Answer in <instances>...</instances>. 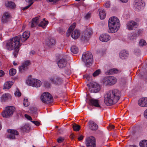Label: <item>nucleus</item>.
<instances>
[{"instance_id":"1","label":"nucleus","mask_w":147,"mask_h":147,"mask_svg":"<svg viewBox=\"0 0 147 147\" xmlns=\"http://www.w3.org/2000/svg\"><path fill=\"white\" fill-rule=\"evenodd\" d=\"M30 32L26 31L24 32L22 36L18 35L10 39L7 41L6 44V47L7 49L9 50H14L13 55L15 58L17 57L19 50L20 47L21 45L20 43V40L22 42L26 41L29 37Z\"/></svg>"},{"instance_id":"2","label":"nucleus","mask_w":147,"mask_h":147,"mask_svg":"<svg viewBox=\"0 0 147 147\" xmlns=\"http://www.w3.org/2000/svg\"><path fill=\"white\" fill-rule=\"evenodd\" d=\"M121 96V92L118 90L115 89L110 90L105 95V103L107 106L112 105L118 101Z\"/></svg>"},{"instance_id":"3","label":"nucleus","mask_w":147,"mask_h":147,"mask_svg":"<svg viewBox=\"0 0 147 147\" xmlns=\"http://www.w3.org/2000/svg\"><path fill=\"white\" fill-rule=\"evenodd\" d=\"M108 26V32L111 33L116 32L120 26L119 19L116 17H111L109 20Z\"/></svg>"},{"instance_id":"4","label":"nucleus","mask_w":147,"mask_h":147,"mask_svg":"<svg viewBox=\"0 0 147 147\" xmlns=\"http://www.w3.org/2000/svg\"><path fill=\"white\" fill-rule=\"evenodd\" d=\"M40 16L35 17L33 18L32 20L31 27L32 28L35 27L38 25L39 26H40L43 28H45L48 23V22L46 21L45 18H44L42 21L40 22V23H39L40 22Z\"/></svg>"},{"instance_id":"5","label":"nucleus","mask_w":147,"mask_h":147,"mask_svg":"<svg viewBox=\"0 0 147 147\" xmlns=\"http://www.w3.org/2000/svg\"><path fill=\"white\" fill-rule=\"evenodd\" d=\"M93 56L90 52L84 53L82 55V60L87 67L90 66L92 62Z\"/></svg>"},{"instance_id":"6","label":"nucleus","mask_w":147,"mask_h":147,"mask_svg":"<svg viewBox=\"0 0 147 147\" xmlns=\"http://www.w3.org/2000/svg\"><path fill=\"white\" fill-rule=\"evenodd\" d=\"M40 99L43 103L47 104L53 102V98L51 94L45 92L41 95Z\"/></svg>"},{"instance_id":"7","label":"nucleus","mask_w":147,"mask_h":147,"mask_svg":"<svg viewBox=\"0 0 147 147\" xmlns=\"http://www.w3.org/2000/svg\"><path fill=\"white\" fill-rule=\"evenodd\" d=\"M15 108L13 106L6 107L5 110L2 113V115L3 117L9 118L12 116Z\"/></svg>"},{"instance_id":"8","label":"nucleus","mask_w":147,"mask_h":147,"mask_svg":"<svg viewBox=\"0 0 147 147\" xmlns=\"http://www.w3.org/2000/svg\"><path fill=\"white\" fill-rule=\"evenodd\" d=\"M92 33L93 31L91 30L90 29H87L82 34L81 37V40L83 42L87 41L89 40Z\"/></svg>"},{"instance_id":"9","label":"nucleus","mask_w":147,"mask_h":147,"mask_svg":"<svg viewBox=\"0 0 147 147\" xmlns=\"http://www.w3.org/2000/svg\"><path fill=\"white\" fill-rule=\"evenodd\" d=\"M86 147H96V139L93 136L86 138L85 141Z\"/></svg>"},{"instance_id":"10","label":"nucleus","mask_w":147,"mask_h":147,"mask_svg":"<svg viewBox=\"0 0 147 147\" xmlns=\"http://www.w3.org/2000/svg\"><path fill=\"white\" fill-rule=\"evenodd\" d=\"M27 83L29 86L37 88L40 87L42 84L40 80L36 79H30L28 80Z\"/></svg>"},{"instance_id":"11","label":"nucleus","mask_w":147,"mask_h":147,"mask_svg":"<svg viewBox=\"0 0 147 147\" xmlns=\"http://www.w3.org/2000/svg\"><path fill=\"white\" fill-rule=\"evenodd\" d=\"M100 89V86L96 82H93L90 84L89 86V90L91 92L97 93Z\"/></svg>"},{"instance_id":"12","label":"nucleus","mask_w":147,"mask_h":147,"mask_svg":"<svg viewBox=\"0 0 147 147\" xmlns=\"http://www.w3.org/2000/svg\"><path fill=\"white\" fill-rule=\"evenodd\" d=\"M49 80L51 82L56 85L61 84L62 82L61 78L56 75L49 77Z\"/></svg>"},{"instance_id":"13","label":"nucleus","mask_w":147,"mask_h":147,"mask_svg":"<svg viewBox=\"0 0 147 147\" xmlns=\"http://www.w3.org/2000/svg\"><path fill=\"white\" fill-rule=\"evenodd\" d=\"M8 133L10 134L6 136V137L10 139H13L15 138V135H18V132L16 130L13 129H8L7 130Z\"/></svg>"},{"instance_id":"14","label":"nucleus","mask_w":147,"mask_h":147,"mask_svg":"<svg viewBox=\"0 0 147 147\" xmlns=\"http://www.w3.org/2000/svg\"><path fill=\"white\" fill-rule=\"evenodd\" d=\"M31 64L30 61L27 60L24 62L22 65L19 67V72L22 73L28 69V66Z\"/></svg>"},{"instance_id":"15","label":"nucleus","mask_w":147,"mask_h":147,"mask_svg":"<svg viewBox=\"0 0 147 147\" xmlns=\"http://www.w3.org/2000/svg\"><path fill=\"white\" fill-rule=\"evenodd\" d=\"M145 5L142 0H135L134 6L137 11L140 10Z\"/></svg>"},{"instance_id":"16","label":"nucleus","mask_w":147,"mask_h":147,"mask_svg":"<svg viewBox=\"0 0 147 147\" xmlns=\"http://www.w3.org/2000/svg\"><path fill=\"white\" fill-rule=\"evenodd\" d=\"M137 23L133 21H130L127 24V28L129 30L134 29L137 27Z\"/></svg>"},{"instance_id":"17","label":"nucleus","mask_w":147,"mask_h":147,"mask_svg":"<svg viewBox=\"0 0 147 147\" xmlns=\"http://www.w3.org/2000/svg\"><path fill=\"white\" fill-rule=\"evenodd\" d=\"M89 103L90 105L94 106L96 107L101 108V106L99 104V100L93 98L89 99Z\"/></svg>"},{"instance_id":"18","label":"nucleus","mask_w":147,"mask_h":147,"mask_svg":"<svg viewBox=\"0 0 147 147\" xmlns=\"http://www.w3.org/2000/svg\"><path fill=\"white\" fill-rule=\"evenodd\" d=\"M45 43L48 47H51L55 45V42L54 39L51 37H49L46 40Z\"/></svg>"},{"instance_id":"19","label":"nucleus","mask_w":147,"mask_h":147,"mask_svg":"<svg viewBox=\"0 0 147 147\" xmlns=\"http://www.w3.org/2000/svg\"><path fill=\"white\" fill-rule=\"evenodd\" d=\"M67 61L65 59L62 58L60 59L57 62L58 65L60 68L65 67L67 65Z\"/></svg>"},{"instance_id":"20","label":"nucleus","mask_w":147,"mask_h":147,"mask_svg":"<svg viewBox=\"0 0 147 147\" xmlns=\"http://www.w3.org/2000/svg\"><path fill=\"white\" fill-rule=\"evenodd\" d=\"M139 105L142 107H147V98H142L138 101Z\"/></svg>"},{"instance_id":"21","label":"nucleus","mask_w":147,"mask_h":147,"mask_svg":"<svg viewBox=\"0 0 147 147\" xmlns=\"http://www.w3.org/2000/svg\"><path fill=\"white\" fill-rule=\"evenodd\" d=\"M110 37L107 34H101L100 37V40L103 42H107L110 39Z\"/></svg>"},{"instance_id":"22","label":"nucleus","mask_w":147,"mask_h":147,"mask_svg":"<svg viewBox=\"0 0 147 147\" xmlns=\"http://www.w3.org/2000/svg\"><path fill=\"white\" fill-rule=\"evenodd\" d=\"M88 124L90 128L92 130H96L98 128L97 125L92 121H90Z\"/></svg>"},{"instance_id":"23","label":"nucleus","mask_w":147,"mask_h":147,"mask_svg":"<svg viewBox=\"0 0 147 147\" xmlns=\"http://www.w3.org/2000/svg\"><path fill=\"white\" fill-rule=\"evenodd\" d=\"M10 17V15L9 13L7 12L5 13L2 17V22L4 24L6 23L8 21Z\"/></svg>"},{"instance_id":"24","label":"nucleus","mask_w":147,"mask_h":147,"mask_svg":"<svg viewBox=\"0 0 147 147\" xmlns=\"http://www.w3.org/2000/svg\"><path fill=\"white\" fill-rule=\"evenodd\" d=\"M80 35V31L78 30H75L72 31L71 36L73 38L76 39L79 37Z\"/></svg>"},{"instance_id":"25","label":"nucleus","mask_w":147,"mask_h":147,"mask_svg":"<svg viewBox=\"0 0 147 147\" xmlns=\"http://www.w3.org/2000/svg\"><path fill=\"white\" fill-rule=\"evenodd\" d=\"M76 25V24L75 23H74L69 27L66 32L67 36H69L70 35L71 32L75 28Z\"/></svg>"},{"instance_id":"26","label":"nucleus","mask_w":147,"mask_h":147,"mask_svg":"<svg viewBox=\"0 0 147 147\" xmlns=\"http://www.w3.org/2000/svg\"><path fill=\"white\" fill-rule=\"evenodd\" d=\"M5 6L12 9L15 8L16 5L15 3L11 1H7L5 3Z\"/></svg>"},{"instance_id":"27","label":"nucleus","mask_w":147,"mask_h":147,"mask_svg":"<svg viewBox=\"0 0 147 147\" xmlns=\"http://www.w3.org/2000/svg\"><path fill=\"white\" fill-rule=\"evenodd\" d=\"M109 85H112L115 84L117 82V79L114 77L113 76H109Z\"/></svg>"},{"instance_id":"28","label":"nucleus","mask_w":147,"mask_h":147,"mask_svg":"<svg viewBox=\"0 0 147 147\" xmlns=\"http://www.w3.org/2000/svg\"><path fill=\"white\" fill-rule=\"evenodd\" d=\"M128 55V52L125 50L121 51L119 54L120 57L122 59L125 58V57H127Z\"/></svg>"},{"instance_id":"29","label":"nucleus","mask_w":147,"mask_h":147,"mask_svg":"<svg viewBox=\"0 0 147 147\" xmlns=\"http://www.w3.org/2000/svg\"><path fill=\"white\" fill-rule=\"evenodd\" d=\"M99 15L101 19H104L106 16V12L104 9H99Z\"/></svg>"},{"instance_id":"30","label":"nucleus","mask_w":147,"mask_h":147,"mask_svg":"<svg viewBox=\"0 0 147 147\" xmlns=\"http://www.w3.org/2000/svg\"><path fill=\"white\" fill-rule=\"evenodd\" d=\"M119 72V70L117 69L113 68L108 70L106 72V74L108 75L113 74H117Z\"/></svg>"},{"instance_id":"31","label":"nucleus","mask_w":147,"mask_h":147,"mask_svg":"<svg viewBox=\"0 0 147 147\" xmlns=\"http://www.w3.org/2000/svg\"><path fill=\"white\" fill-rule=\"evenodd\" d=\"M11 98L10 94L9 93H5L3 94L1 97L2 101H5V100Z\"/></svg>"},{"instance_id":"32","label":"nucleus","mask_w":147,"mask_h":147,"mask_svg":"<svg viewBox=\"0 0 147 147\" xmlns=\"http://www.w3.org/2000/svg\"><path fill=\"white\" fill-rule=\"evenodd\" d=\"M13 84L12 81H9L5 83L4 85V88L9 89Z\"/></svg>"},{"instance_id":"33","label":"nucleus","mask_w":147,"mask_h":147,"mask_svg":"<svg viewBox=\"0 0 147 147\" xmlns=\"http://www.w3.org/2000/svg\"><path fill=\"white\" fill-rule=\"evenodd\" d=\"M30 128L29 125L28 124L25 125L24 126L22 127L21 129L23 131L26 132H28L30 129Z\"/></svg>"},{"instance_id":"34","label":"nucleus","mask_w":147,"mask_h":147,"mask_svg":"<svg viewBox=\"0 0 147 147\" xmlns=\"http://www.w3.org/2000/svg\"><path fill=\"white\" fill-rule=\"evenodd\" d=\"M71 51L74 54H77L78 51V49L77 47L75 46H72L71 48Z\"/></svg>"},{"instance_id":"35","label":"nucleus","mask_w":147,"mask_h":147,"mask_svg":"<svg viewBox=\"0 0 147 147\" xmlns=\"http://www.w3.org/2000/svg\"><path fill=\"white\" fill-rule=\"evenodd\" d=\"M108 77H105L103 78L102 80V82L104 85H109Z\"/></svg>"},{"instance_id":"36","label":"nucleus","mask_w":147,"mask_h":147,"mask_svg":"<svg viewBox=\"0 0 147 147\" xmlns=\"http://www.w3.org/2000/svg\"><path fill=\"white\" fill-rule=\"evenodd\" d=\"M140 147H147V140H143L140 143Z\"/></svg>"},{"instance_id":"37","label":"nucleus","mask_w":147,"mask_h":147,"mask_svg":"<svg viewBox=\"0 0 147 147\" xmlns=\"http://www.w3.org/2000/svg\"><path fill=\"white\" fill-rule=\"evenodd\" d=\"M73 128L75 131H79L80 128V126L78 125L75 124L73 125Z\"/></svg>"},{"instance_id":"38","label":"nucleus","mask_w":147,"mask_h":147,"mask_svg":"<svg viewBox=\"0 0 147 147\" xmlns=\"http://www.w3.org/2000/svg\"><path fill=\"white\" fill-rule=\"evenodd\" d=\"M30 112L32 114L35 113L37 111V109L36 107H31L29 109Z\"/></svg>"},{"instance_id":"39","label":"nucleus","mask_w":147,"mask_h":147,"mask_svg":"<svg viewBox=\"0 0 147 147\" xmlns=\"http://www.w3.org/2000/svg\"><path fill=\"white\" fill-rule=\"evenodd\" d=\"M101 73L100 70L99 69L96 70L92 74V75L94 77H96L100 74Z\"/></svg>"},{"instance_id":"40","label":"nucleus","mask_w":147,"mask_h":147,"mask_svg":"<svg viewBox=\"0 0 147 147\" xmlns=\"http://www.w3.org/2000/svg\"><path fill=\"white\" fill-rule=\"evenodd\" d=\"M16 73V70L15 69H11L9 71V74L11 76L14 75Z\"/></svg>"},{"instance_id":"41","label":"nucleus","mask_w":147,"mask_h":147,"mask_svg":"<svg viewBox=\"0 0 147 147\" xmlns=\"http://www.w3.org/2000/svg\"><path fill=\"white\" fill-rule=\"evenodd\" d=\"M146 44V43L145 40L142 39L140 40L139 44L140 46H142L145 45Z\"/></svg>"},{"instance_id":"42","label":"nucleus","mask_w":147,"mask_h":147,"mask_svg":"<svg viewBox=\"0 0 147 147\" xmlns=\"http://www.w3.org/2000/svg\"><path fill=\"white\" fill-rule=\"evenodd\" d=\"M29 105V103L28 102V99H25V98L24 99V100L23 102V105H24L26 107H28Z\"/></svg>"},{"instance_id":"43","label":"nucleus","mask_w":147,"mask_h":147,"mask_svg":"<svg viewBox=\"0 0 147 147\" xmlns=\"http://www.w3.org/2000/svg\"><path fill=\"white\" fill-rule=\"evenodd\" d=\"M15 96L18 97L20 96L21 95V94L19 90L17 89L14 93Z\"/></svg>"},{"instance_id":"44","label":"nucleus","mask_w":147,"mask_h":147,"mask_svg":"<svg viewBox=\"0 0 147 147\" xmlns=\"http://www.w3.org/2000/svg\"><path fill=\"white\" fill-rule=\"evenodd\" d=\"M64 72L67 75H69L71 74L70 70L68 68L65 69L64 70Z\"/></svg>"},{"instance_id":"45","label":"nucleus","mask_w":147,"mask_h":147,"mask_svg":"<svg viewBox=\"0 0 147 147\" xmlns=\"http://www.w3.org/2000/svg\"><path fill=\"white\" fill-rule=\"evenodd\" d=\"M64 140V138L61 137H59V138L57 139V142L59 143H60L63 142Z\"/></svg>"},{"instance_id":"46","label":"nucleus","mask_w":147,"mask_h":147,"mask_svg":"<svg viewBox=\"0 0 147 147\" xmlns=\"http://www.w3.org/2000/svg\"><path fill=\"white\" fill-rule=\"evenodd\" d=\"M31 122L37 126L39 125L40 124V123L37 121H31Z\"/></svg>"},{"instance_id":"47","label":"nucleus","mask_w":147,"mask_h":147,"mask_svg":"<svg viewBox=\"0 0 147 147\" xmlns=\"http://www.w3.org/2000/svg\"><path fill=\"white\" fill-rule=\"evenodd\" d=\"M44 84L45 87L48 88L50 87V84L47 81H45L44 82Z\"/></svg>"},{"instance_id":"48","label":"nucleus","mask_w":147,"mask_h":147,"mask_svg":"<svg viewBox=\"0 0 147 147\" xmlns=\"http://www.w3.org/2000/svg\"><path fill=\"white\" fill-rule=\"evenodd\" d=\"M105 7L108 8L110 7V2L108 1L107 2L105 5Z\"/></svg>"},{"instance_id":"49","label":"nucleus","mask_w":147,"mask_h":147,"mask_svg":"<svg viewBox=\"0 0 147 147\" xmlns=\"http://www.w3.org/2000/svg\"><path fill=\"white\" fill-rule=\"evenodd\" d=\"M33 2H32L29 5H28L27 6L23 8L22 9V10L24 11L26 9H28L33 4Z\"/></svg>"},{"instance_id":"50","label":"nucleus","mask_w":147,"mask_h":147,"mask_svg":"<svg viewBox=\"0 0 147 147\" xmlns=\"http://www.w3.org/2000/svg\"><path fill=\"white\" fill-rule=\"evenodd\" d=\"M58 31L59 33L61 34L64 33L65 32L64 30L61 28H59L58 30Z\"/></svg>"},{"instance_id":"51","label":"nucleus","mask_w":147,"mask_h":147,"mask_svg":"<svg viewBox=\"0 0 147 147\" xmlns=\"http://www.w3.org/2000/svg\"><path fill=\"white\" fill-rule=\"evenodd\" d=\"M91 16L90 14L89 13H87L86 15L85 16V18L86 19H88Z\"/></svg>"},{"instance_id":"52","label":"nucleus","mask_w":147,"mask_h":147,"mask_svg":"<svg viewBox=\"0 0 147 147\" xmlns=\"http://www.w3.org/2000/svg\"><path fill=\"white\" fill-rule=\"evenodd\" d=\"M25 117L28 119L29 120H32V119L31 117L30 116L27 114L25 115Z\"/></svg>"},{"instance_id":"53","label":"nucleus","mask_w":147,"mask_h":147,"mask_svg":"<svg viewBox=\"0 0 147 147\" xmlns=\"http://www.w3.org/2000/svg\"><path fill=\"white\" fill-rule=\"evenodd\" d=\"M48 2H53V3H56L59 0H47Z\"/></svg>"},{"instance_id":"54","label":"nucleus","mask_w":147,"mask_h":147,"mask_svg":"<svg viewBox=\"0 0 147 147\" xmlns=\"http://www.w3.org/2000/svg\"><path fill=\"white\" fill-rule=\"evenodd\" d=\"M115 126L114 125H110L109 127V130H111L112 129H114Z\"/></svg>"},{"instance_id":"55","label":"nucleus","mask_w":147,"mask_h":147,"mask_svg":"<svg viewBox=\"0 0 147 147\" xmlns=\"http://www.w3.org/2000/svg\"><path fill=\"white\" fill-rule=\"evenodd\" d=\"M84 138V136L82 135H81L79 137L78 139V140L79 141H81L83 140V138Z\"/></svg>"},{"instance_id":"56","label":"nucleus","mask_w":147,"mask_h":147,"mask_svg":"<svg viewBox=\"0 0 147 147\" xmlns=\"http://www.w3.org/2000/svg\"><path fill=\"white\" fill-rule=\"evenodd\" d=\"M144 116L146 118H147V109L144 112Z\"/></svg>"},{"instance_id":"57","label":"nucleus","mask_w":147,"mask_h":147,"mask_svg":"<svg viewBox=\"0 0 147 147\" xmlns=\"http://www.w3.org/2000/svg\"><path fill=\"white\" fill-rule=\"evenodd\" d=\"M4 72L1 70H0V77L3 76L4 75Z\"/></svg>"},{"instance_id":"58","label":"nucleus","mask_w":147,"mask_h":147,"mask_svg":"<svg viewBox=\"0 0 147 147\" xmlns=\"http://www.w3.org/2000/svg\"><path fill=\"white\" fill-rule=\"evenodd\" d=\"M35 53V51H31L30 53V55H32L34 54Z\"/></svg>"},{"instance_id":"59","label":"nucleus","mask_w":147,"mask_h":147,"mask_svg":"<svg viewBox=\"0 0 147 147\" xmlns=\"http://www.w3.org/2000/svg\"><path fill=\"white\" fill-rule=\"evenodd\" d=\"M26 1L28 2V3H31L32 2H34L33 1V0H25Z\"/></svg>"},{"instance_id":"60","label":"nucleus","mask_w":147,"mask_h":147,"mask_svg":"<svg viewBox=\"0 0 147 147\" xmlns=\"http://www.w3.org/2000/svg\"><path fill=\"white\" fill-rule=\"evenodd\" d=\"M120 1L123 3H126L128 1V0H120Z\"/></svg>"},{"instance_id":"61","label":"nucleus","mask_w":147,"mask_h":147,"mask_svg":"<svg viewBox=\"0 0 147 147\" xmlns=\"http://www.w3.org/2000/svg\"><path fill=\"white\" fill-rule=\"evenodd\" d=\"M129 147H138L136 145H130Z\"/></svg>"},{"instance_id":"62","label":"nucleus","mask_w":147,"mask_h":147,"mask_svg":"<svg viewBox=\"0 0 147 147\" xmlns=\"http://www.w3.org/2000/svg\"><path fill=\"white\" fill-rule=\"evenodd\" d=\"M13 64L14 65H17V64L16 63L15 61H13Z\"/></svg>"},{"instance_id":"63","label":"nucleus","mask_w":147,"mask_h":147,"mask_svg":"<svg viewBox=\"0 0 147 147\" xmlns=\"http://www.w3.org/2000/svg\"><path fill=\"white\" fill-rule=\"evenodd\" d=\"M70 137H71V138L72 139H73L74 138V136H73L72 135H71Z\"/></svg>"},{"instance_id":"64","label":"nucleus","mask_w":147,"mask_h":147,"mask_svg":"<svg viewBox=\"0 0 147 147\" xmlns=\"http://www.w3.org/2000/svg\"><path fill=\"white\" fill-rule=\"evenodd\" d=\"M132 38H130V39H134V36H132Z\"/></svg>"}]
</instances>
